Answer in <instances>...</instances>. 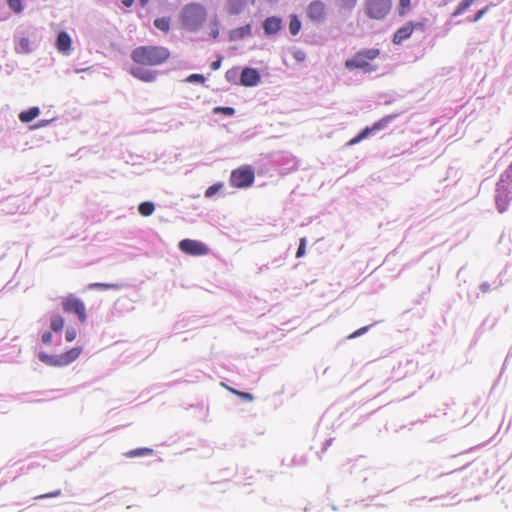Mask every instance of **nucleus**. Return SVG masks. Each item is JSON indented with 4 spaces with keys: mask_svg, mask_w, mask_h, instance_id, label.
I'll list each match as a JSON object with an SVG mask.
<instances>
[{
    "mask_svg": "<svg viewBox=\"0 0 512 512\" xmlns=\"http://www.w3.org/2000/svg\"><path fill=\"white\" fill-rule=\"evenodd\" d=\"M131 56L136 63L156 66L164 63L170 57V52L162 46H140L133 50Z\"/></svg>",
    "mask_w": 512,
    "mask_h": 512,
    "instance_id": "obj_1",
    "label": "nucleus"
},
{
    "mask_svg": "<svg viewBox=\"0 0 512 512\" xmlns=\"http://www.w3.org/2000/svg\"><path fill=\"white\" fill-rule=\"evenodd\" d=\"M381 51L378 48L363 49L356 52L353 57L345 61V67L348 70L360 69L366 73L375 71L377 65L374 61L380 56Z\"/></svg>",
    "mask_w": 512,
    "mask_h": 512,
    "instance_id": "obj_2",
    "label": "nucleus"
},
{
    "mask_svg": "<svg viewBox=\"0 0 512 512\" xmlns=\"http://www.w3.org/2000/svg\"><path fill=\"white\" fill-rule=\"evenodd\" d=\"M206 9L198 3H190L183 7L180 21L183 27L189 31H196L206 20Z\"/></svg>",
    "mask_w": 512,
    "mask_h": 512,
    "instance_id": "obj_3",
    "label": "nucleus"
},
{
    "mask_svg": "<svg viewBox=\"0 0 512 512\" xmlns=\"http://www.w3.org/2000/svg\"><path fill=\"white\" fill-rule=\"evenodd\" d=\"M496 203L500 212L505 211L508 202L512 199V163L507 167L497 183Z\"/></svg>",
    "mask_w": 512,
    "mask_h": 512,
    "instance_id": "obj_4",
    "label": "nucleus"
},
{
    "mask_svg": "<svg viewBox=\"0 0 512 512\" xmlns=\"http://www.w3.org/2000/svg\"><path fill=\"white\" fill-rule=\"evenodd\" d=\"M82 353V347H73L60 355H49L44 352L39 353V359L49 366H66L74 362Z\"/></svg>",
    "mask_w": 512,
    "mask_h": 512,
    "instance_id": "obj_5",
    "label": "nucleus"
},
{
    "mask_svg": "<svg viewBox=\"0 0 512 512\" xmlns=\"http://www.w3.org/2000/svg\"><path fill=\"white\" fill-rule=\"evenodd\" d=\"M62 310L68 314H75L81 323L87 321V313L84 302L74 294H69L62 299Z\"/></svg>",
    "mask_w": 512,
    "mask_h": 512,
    "instance_id": "obj_6",
    "label": "nucleus"
},
{
    "mask_svg": "<svg viewBox=\"0 0 512 512\" xmlns=\"http://www.w3.org/2000/svg\"><path fill=\"white\" fill-rule=\"evenodd\" d=\"M255 174L250 166H243L231 172L230 184L235 188H247L254 182Z\"/></svg>",
    "mask_w": 512,
    "mask_h": 512,
    "instance_id": "obj_7",
    "label": "nucleus"
},
{
    "mask_svg": "<svg viewBox=\"0 0 512 512\" xmlns=\"http://www.w3.org/2000/svg\"><path fill=\"white\" fill-rule=\"evenodd\" d=\"M391 6V0H366L365 12L370 18L380 20L388 15Z\"/></svg>",
    "mask_w": 512,
    "mask_h": 512,
    "instance_id": "obj_8",
    "label": "nucleus"
},
{
    "mask_svg": "<svg viewBox=\"0 0 512 512\" xmlns=\"http://www.w3.org/2000/svg\"><path fill=\"white\" fill-rule=\"evenodd\" d=\"M414 31L425 32L426 24L424 22H406L394 32L392 42L395 45H400L403 41L409 39Z\"/></svg>",
    "mask_w": 512,
    "mask_h": 512,
    "instance_id": "obj_9",
    "label": "nucleus"
},
{
    "mask_svg": "<svg viewBox=\"0 0 512 512\" xmlns=\"http://www.w3.org/2000/svg\"><path fill=\"white\" fill-rule=\"evenodd\" d=\"M179 248L182 252L193 256L206 255L209 252L208 247L204 243L192 239L181 240Z\"/></svg>",
    "mask_w": 512,
    "mask_h": 512,
    "instance_id": "obj_10",
    "label": "nucleus"
},
{
    "mask_svg": "<svg viewBox=\"0 0 512 512\" xmlns=\"http://www.w3.org/2000/svg\"><path fill=\"white\" fill-rule=\"evenodd\" d=\"M326 14V5L320 0L312 1L307 7V16L313 22L324 21Z\"/></svg>",
    "mask_w": 512,
    "mask_h": 512,
    "instance_id": "obj_11",
    "label": "nucleus"
},
{
    "mask_svg": "<svg viewBox=\"0 0 512 512\" xmlns=\"http://www.w3.org/2000/svg\"><path fill=\"white\" fill-rule=\"evenodd\" d=\"M260 81V75L256 69L245 68L242 70L240 75V84L243 86L251 87L255 86Z\"/></svg>",
    "mask_w": 512,
    "mask_h": 512,
    "instance_id": "obj_12",
    "label": "nucleus"
},
{
    "mask_svg": "<svg viewBox=\"0 0 512 512\" xmlns=\"http://www.w3.org/2000/svg\"><path fill=\"white\" fill-rule=\"evenodd\" d=\"M281 27V19L275 16L268 17L263 23V29L267 35L276 34L277 32L280 31Z\"/></svg>",
    "mask_w": 512,
    "mask_h": 512,
    "instance_id": "obj_13",
    "label": "nucleus"
},
{
    "mask_svg": "<svg viewBox=\"0 0 512 512\" xmlns=\"http://www.w3.org/2000/svg\"><path fill=\"white\" fill-rule=\"evenodd\" d=\"M71 37L68 33L62 31L58 34L56 40V48L59 52L68 53L71 49Z\"/></svg>",
    "mask_w": 512,
    "mask_h": 512,
    "instance_id": "obj_14",
    "label": "nucleus"
},
{
    "mask_svg": "<svg viewBox=\"0 0 512 512\" xmlns=\"http://www.w3.org/2000/svg\"><path fill=\"white\" fill-rule=\"evenodd\" d=\"M40 114V109L38 107H31L26 111H22L19 114V120L23 123H29L35 118H37Z\"/></svg>",
    "mask_w": 512,
    "mask_h": 512,
    "instance_id": "obj_15",
    "label": "nucleus"
},
{
    "mask_svg": "<svg viewBox=\"0 0 512 512\" xmlns=\"http://www.w3.org/2000/svg\"><path fill=\"white\" fill-rule=\"evenodd\" d=\"M64 318L59 314H54L50 317V329L55 332H61L64 328Z\"/></svg>",
    "mask_w": 512,
    "mask_h": 512,
    "instance_id": "obj_16",
    "label": "nucleus"
},
{
    "mask_svg": "<svg viewBox=\"0 0 512 512\" xmlns=\"http://www.w3.org/2000/svg\"><path fill=\"white\" fill-rule=\"evenodd\" d=\"M394 118L392 115L385 116L379 121L375 122L371 127H366L365 129L369 130V135L374 131H379L384 129L388 123Z\"/></svg>",
    "mask_w": 512,
    "mask_h": 512,
    "instance_id": "obj_17",
    "label": "nucleus"
},
{
    "mask_svg": "<svg viewBox=\"0 0 512 512\" xmlns=\"http://www.w3.org/2000/svg\"><path fill=\"white\" fill-rule=\"evenodd\" d=\"M251 35V25L247 24L242 27H239L232 31L231 38L232 39H243L246 36Z\"/></svg>",
    "mask_w": 512,
    "mask_h": 512,
    "instance_id": "obj_18",
    "label": "nucleus"
},
{
    "mask_svg": "<svg viewBox=\"0 0 512 512\" xmlns=\"http://www.w3.org/2000/svg\"><path fill=\"white\" fill-rule=\"evenodd\" d=\"M132 74L136 78H138L140 80H143V81H146V82L152 81L155 78V75H154V73L152 71L142 70L140 68L134 69L132 71Z\"/></svg>",
    "mask_w": 512,
    "mask_h": 512,
    "instance_id": "obj_19",
    "label": "nucleus"
},
{
    "mask_svg": "<svg viewBox=\"0 0 512 512\" xmlns=\"http://www.w3.org/2000/svg\"><path fill=\"white\" fill-rule=\"evenodd\" d=\"M155 210V206L152 202L150 201H146V202H142L139 207H138V211L139 213L144 216V217H148L150 215L153 214Z\"/></svg>",
    "mask_w": 512,
    "mask_h": 512,
    "instance_id": "obj_20",
    "label": "nucleus"
},
{
    "mask_svg": "<svg viewBox=\"0 0 512 512\" xmlns=\"http://www.w3.org/2000/svg\"><path fill=\"white\" fill-rule=\"evenodd\" d=\"M154 26L162 32L167 33L170 30V18L161 17L154 20Z\"/></svg>",
    "mask_w": 512,
    "mask_h": 512,
    "instance_id": "obj_21",
    "label": "nucleus"
},
{
    "mask_svg": "<svg viewBox=\"0 0 512 512\" xmlns=\"http://www.w3.org/2000/svg\"><path fill=\"white\" fill-rule=\"evenodd\" d=\"M300 29H301L300 20L298 19V17L296 15H292L290 17V22H289V32L291 33V35L295 36L299 33Z\"/></svg>",
    "mask_w": 512,
    "mask_h": 512,
    "instance_id": "obj_22",
    "label": "nucleus"
},
{
    "mask_svg": "<svg viewBox=\"0 0 512 512\" xmlns=\"http://www.w3.org/2000/svg\"><path fill=\"white\" fill-rule=\"evenodd\" d=\"M221 385L223 387H225L229 392H231L232 394L242 398L245 401L251 402L254 399L253 395L250 394V393L238 391V390H236V389H234L232 387H229V386L225 385L224 383H222Z\"/></svg>",
    "mask_w": 512,
    "mask_h": 512,
    "instance_id": "obj_23",
    "label": "nucleus"
},
{
    "mask_svg": "<svg viewBox=\"0 0 512 512\" xmlns=\"http://www.w3.org/2000/svg\"><path fill=\"white\" fill-rule=\"evenodd\" d=\"M411 10V0H399L398 14L404 17Z\"/></svg>",
    "mask_w": 512,
    "mask_h": 512,
    "instance_id": "obj_24",
    "label": "nucleus"
},
{
    "mask_svg": "<svg viewBox=\"0 0 512 512\" xmlns=\"http://www.w3.org/2000/svg\"><path fill=\"white\" fill-rule=\"evenodd\" d=\"M475 0H463L459 3L456 10L454 11L453 15L458 16L465 12L473 3Z\"/></svg>",
    "mask_w": 512,
    "mask_h": 512,
    "instance_id": "obj_25",
    "label": "nucleus"
},
{
    "mask_svg": "<svg viewBox=\"0 0 512 512\" xmlns=\"http://www.w3.org/2000/svg\"><path fill=\"white\" fill-rule=\"evenodd\" d=\"M368 136H369V130L368 129H363L361 131V133H359L357 136H355L354 138H352L348 142V145L349 146L355 145V144L359 143L360 141H362L363 139H365Z\"/></svg>",
    "mask_w": 512,
    "mask_h": 512,
    "instance_id": "obj_26",
    "label": "nucleus"
},
{
    "mask_svg": "<svg viewBox=\"0 0 512 512\" xmlns=\"http://www.w3.org/2000/svg\"><path fill=\"white\" fill-rule=\"evenodd\" d=\"M223 187L222 183H216L208 187L205 191V197L210 198L213 195H215L219 190H221Z\"/></svg>",
    "mask_w": 512,
    "mask_h": 512,
    "instance_id": "obj_27",
    "label": "nucleus"
},
{
    "mask_svg": "<svg viewBox=\"0 0 512 512\" xmlns=\"http://www.w3.org/2000/svg\"><path fill=\"white\" fill-rule=\"evenodd\" d=\"M7 3L14 13H20L23 9L22 0H7Z\"/></svg>",
    "mask_w": 512,
    "mask_h": 512,
    "instance_id": "obj_28",
    "label": "nucleus"
},
{
    "mask_svg": "<svg viewBox=\"0 0 512 512\" xmlns=\"http://www.w3.org/2000/svg\"><path fill=\"white\" fill-rule=\"evenodd\" d=\"M152 453H153V450L150 448L135 449V450H130V457L151 455Z\"/></svg>",
    "mask_w": 512,
    "mask_h": 512,
    "instance_id": "obj_29",
    "label": "nucleus"
},
{
    "mask_svg": "<svg viewBox=\"0 0 512 512\" xmlns=\"http://www.w3.org/2000/svg\"><path fill=\"white\" fill-rule=\"evenodd\" d=\"M214 113H223L224 115L232 116L235 110L232 107H216L214 108Z\"/></svg>",
    "mask_w": 512,
    "mask_h": 512,
    "instance_id": "obj_30",
    "label": "nucleus"
},
{
    "mask_svg": "<svg viewBox=\"0 0 512 512\" xmlns=\"http://www.w3.org/2000/svg\"><path fill=\"white\" fill-rule=\"evenodd\" d=\"M18 47H20L22 52L30 51V41L28 38H21L18 42Z\"/></svg>",
    "mask_w": 512,
    "mask_h": 512,
    "instance_id": "obj_31",
    "label": "nucleus"
},
{
    "mask_svg": "<svg viewBox=\"0 0 512 512\" xmlns=\"http://www.w3.org/2000/svg\"><path fill=\"white\" fill-rule=\"evenodd\" d=\"M305 246H306V239L305 238H301L300 239V243H299V247L297 249V252H296V257H302L304 254H305Z\"/></svg>",
    "mask_w": 512,
    "mask_h": 512,
    "instance_id": "obj_32",
    "label": "nucleus"
},
{
    "mask_svg": "<svg viewBox=\"0 0 512 512\" xmlns=\"http://www.w3.org/2000/svg\"><path fill=\"white\" fill-rule=\"evenodd\" d=\"M90 288H103V289H108V288H118L119 286L116 285V284H106V283H93V284H90L89 286Z\"/></svg>",
    "mask_w": 512,
    "mask_h": 512,
    "instance_id": "obj_33",
    "label": "nucleus"
},
{
    "mask_svg": "<svg viewBox=\"0 0 512 512\" xmlns=\"http://www.w3.org/2000/svg\"><path fill=\"white\" fill-rule=\"evenodd\" d=\"M77 333L76 330L73 328H69L66 330L65 338L68 342H72L76 339Z\"/></svg>",
    "mask_w": 512,
    "mask_h": 512,
    "instance_id": "obj_34",
    "label": "nucleus"
},
{
    "mask_svg": "<svg viewBox=\"0 0 512 512\" xmlns=\"http://www.w3.org/2000/svg\"><path fill=\"white\" fill-rule=\"evenodd\" d=\"M189 82H205V77L202 74H192L187 79Z\"/></svg>",
    "mask_w": 512,
    "mask_h": 512,
    "instance_id": "obj_35",
    "label": "nucleus"
},
{
    "mask_svg": "<svg viewBox=\"0 0 512 512\" xmlns=\"http://www.w3.org/2000/svg\"><path fill=\"white\" fill-rule=\"evenodd\" d=\"M369 329V326H364V327H361L359 328L358 330L354 331L352 334L349 335V338L352 339V338H356L362 334H364L365 332H367V330Z\"/></svg>",
    "mask_w": 512,
    "mask_h": 512,
    "instance_id": "obj_36",
    "label": "nucleus"
},
{
    "mask_svg": "<svg viewBox=\"0 0 512 512\" xmlns=\"http://www.w3.org/2000/svg\"><path fill=\"white\" fill-rule=\"evenodd\" d=\"M60 495H61V491L60 490H55V491L50 492V493L39 495L36 498L37 499H42V498L58 497Z\"/></svg>",
    "mask_w": 512,
    "mask_h": 512,
    "instance_id": "obj_37",
    "label": "nucleus"
},
{
    "mask_svg": "<svg viewBox=\"0 0 512 512\" xmlns=\"http://www.w3.org/2000/svg\"><path fill=\"white\" fill-rule=\"evenodd\" d=\"M487 10H488V8H487V7H486V8H483V9H481V10H479V11L476 13V15H475L473 18H471V19H470V21H472V22H477L478 20H480V19L483 17V15L487 12Z\"/></svg>",
    "mask_w": 512,
    "mask_h": 512,
    "instance_id": "obj_38",
    "label": "nucleus"
},
{
    "mask_svg": "<svg viewBox=\"0 0 512 512\" xmlns=\"http://www.w3.org/2000/svg\"><path fill=\"white\" fill-rule=\"evenodd\" d=\"M42 342L44 344H50L52 342V334L49 331H46L42 334Z\"/></svg>",
    "mask_w": 512,
    "mask_h": 512,
    "instance_id": "obj_39",
    "label": "nucleus"
},
{
    "mask_svg": "<svg viewBox=\"0 0 512 512\" xmlns=\"http://www.w3.org/2000/svg\"><path fill=\"white\" fill-rule=\"evenodd\" d=\"M221 62H222V57H218V59L216 61H213L211 63V69L212 70H218L221 66Z\"/></svg>",
    "mask_w": 512,
    "mask_h": 512,
    "instance_id": "obj_40",
    "label": "nucleus"
},
{
    "mask_svg": "<svg viewBox=\"0 0 512 512\" xmlns=\"http://www.w3.org/2000/svg\"><path fill=\"white\" fill-rule=\"evenodd\" d=\"M236 75V71L234 70H228L226 72V78L228 81H231V79Z\"/></svg>",
    "mask_w": 512,
    "mask_h": 512,
    "instance_id": "obj_41",
    "label": "nucleus"
},
{
    "mask_svg": "<svg viewBox=\"0 0 512 512\" xmlns=\"http://www.w3.org/2000/svg\"><path fill=\"white\" fill-rule=\"evenodd\" d=\"M211 35H212V37H213L214 39H216V38L218 37V35H219V30H218V28L213 29V30H212V32H211Z\"/></svg>",
    "mask_w": 512,
    "mask_h": 512,
    "instance_id": "obj_42",
    "label": "nucleus"
},
{
    "mask_svg": "<svg viewBox=\"0 0 512 512\" xmlns=\"http://www.w3.org/2000/svg\"><path fill=\"white\" fill-rule=\"evenodd\" d=\"M132 2L133 0H130V6L132 5ZM139 2L141 6L144 7L149 2V0H139Z\"/></svg>",
    "mask_w": 512,
    "mask_h": 512,
    "instance_id": "obj_43",
    "label": "nucleus"
},
{
    "mask_svg": "<svg viewBox=\"0 0 512 512\" xmlns=\"http://www.w3.org/2000/svg\"><path fill=\"white\" fill-rule=\"evenodd\" d=\"M125 6H128V0H121Z\"/></svg>",
    "mask_w": 512,
    "mask_h": 512,
    "instance_id": "obj_44",
    "label": "nucleus"
}]
</instances>
